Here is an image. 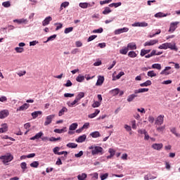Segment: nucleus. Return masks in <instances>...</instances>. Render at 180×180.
I'll list each match as a JSON object with an SVG mask.
<instances>
[{"mask_svg": "<svg viewBox=\"0 0 180 180\" xmlns=\"http://www.w3.org/2000/svg\"><path fill=\"white\" fill-rule=\"evenodd\" d=\"M89 150H91V155H102L103 154V148L101 146L93 145L89 147Z\"/></svg>", "mask_w": 180, "mask_h": 180, "instance_id": "f257e3e1", "label": "nucleus"}, {"mask_svg": "<svg viewBox=\"0 0 180 180\" xmlns=\"http://www.w3.org/2000/svg\"><path fill=\"white\" fill-rule=\"evenodd\" d=\"M0 160H1L4 165H8V162H11L13 160V155L11 153H7L4 155L0 156Z\"/></svg>", "mask_w": 180, "mask_h": 180, "instance_id": "f03ea898", "label": "nucleus"}, {"mask_svg": "<svg viewBox=\"0 0 180 180\" xmlns=\"http://www.w3.org/2000/svg\"><path fill=\"white\" fill-rule=\"evenodd\" d=\"M179 25V22L175 21L170 23L169 32V33H174L175 30H176V28L178 27V25Z\"/></svg>", "mask_w": 180, "mask_h": 180, "instance_id": "7ed1b4c3", "label": "nucleus"}, {"mask_svg": "<svg viewBox=\"0 0 180 180\" xmlns=\"http://www.w3.org/2000/svg\"><path fill=\"white\" fill-rule=\"evenodd\" d=\"M54 117H56V115L54 114L46 116L44 122V126H49V124H51Z\"/></svg>", "mask_w": 180, "mask_h": 180, "instance_id": "20e7f679", "label": "nucleus"}, {"mask_svg": "<svg viewBox=\"0 0 180 180\" xmlns=\"http://www.w3.org/2000/svg\"><path fill=\"white\" fill-rule=\"evenodd\" d=\"M163 123H164V115H160L156 118L155 124H157L158 126H161V124H162Z\"/></svg>", "mask_w": 180, "mask_h": 180, "instance_id": "39448f33", "label": "nucleus"}, {"mask_svg": "<svg viewBox=\"0 0 180 180\" xmlns=\"http://www.w3.org/2000/svg\"><path fill=\"white\" fill-rule=\"evenodd\" d=\"M158 44V39H150L144 43V47H147V46H155V44Z\"/></svg>", "mask_w": 180, "mask_h": 180, "instance_id": "423d86ee", "label": "nucleus"}, {"mask_svg": "<svg viewBox=\"0 0 180 180\" xmlns=\"http://www.w3.org/2000/svg\"><path fill=\"white\" fill-rule=\"evenodd\" d=\"M127 32H129V28L123 27V28L115 30L114 31V33L115 34H122V33H127Z\"/></svg>", "mask_w": 180, "mask_h": 180, "instance_id": "0eeeda50", "label": "nucleus"}, {"mask_svg": "<svg viewBox=\"0 0 180 180\" xmlns=\"http://www.w3.org/2000/svg\"><path fill=\"white\" fill-rule=\"evenodd\" d=\"M9 116L8 110H2L0 111V119H5Z\"/></svg>", "mask_w": 180, "mask_h": 180, "instance_id": "6e6552de", "label": "nucleus"}, {"mask_svg": "<svg viewBox=\"0 0 180 180\" xmlns=\"http://www.w3.org/2000/svg\"><path fill=\"white\" fill-rule=\"evenodd\" d=\"M151 147L153 150L160 151V150H162V147H164V145L162 143H153L152 144Z\"/></svg>", "mask_w": 180, "mask_h": 180, "instance_id": "1a4fd4ad", "label": "nucleus"}, {"mask_svg": "<svg viewBox=\"0 0 180 180\" xmlns=\"http://www.w3.org/2000/svg\"><path fill=\"white\" fill-rule=\"evenodd\" d=\"M13 22L14 23H18V25H22V23L26 25L29 22V20H27V19L26 18H21L13 20Z\"/></svg>", "mask_w": 180, "mask_h": 180, "instance_id": "9d476101", "label": "nucleus"}, {"mask_svg": "<svg viewBox=\"0 0 180 180\" xmlns=\"http://www.w3.org/2000/svg\"><path fill=\"white\" fill-rule=\"evenodd\" d=\"M53 20V18L51 16L46 17L43 21H42V26H47L50 25V22Z\"/></svg>", "mask_w": 180, "mask_h": 180, "instance_id": "9b49d317", "label": "nucleus"}, {"mask_svg": "<svg viewBox=\"0 0 180 180\" xmlns=\"http://www.w3.org/2000/svg\"><path fill=\"white\" fill-rule=\"evenodd\" d=\"M8 124L6 123H4L1 124V127H0V133H6V131H8Z\"/></svg>", "mask_w": 180, "mask_h": 180, "instance_id": "f8f14e48", "label": "nucleus"}, {"mask_svg": "<svg viewBox=\"0 0 180 180\" xmlns=\"http://www.w3.org/2000/svg\"><path fill=\"white\" fill-rule=\"evenodd\" d=\"M104 81H105V77L103 76H98V80L96 83V86H101V85L103 84Z\"/></svg>", "mask_w": 180, "mask_h": 180, "instance_id": "ddd939ff", "label": "nucleus"}, {"mask_svg": "<svg viewBox=\"0 0 180 180\" xmlns=\"http://www.w3.org/2000/svg\"><path fill=\"white\" fill-rule=\"evenodd\" d=\"M127 49L128 50H136L137 49V45H136V43L134 42H130L127 44Z\"/></svg>", "mask_w": 180, "mask_h": 180, "instance_id": "4468645a", "label": "nucleus"}, {"mask_svg": "<svg viewBox=\"0 0 180 180\" xmlns=\"http://www.w3.org/2000/svg\"><path fill=\"white\" fill-rule=\"evenodd\" d=\"M43 134H44L42 131H39V133L36 134L35 136L31 137L30 140H39V139H41Z\"/></svg>", "mask_w": 180, "mask_h": 180, "instance_id": "2eb2a0df", "label": "nucleus"}, {"mask_svg": "<svg viewBox=\"0 0 180 180\" xmlns=\"http://www.w3.org/2000/svg\"><path fill=\"white\" fill-rule=\"evenodd\" d=\"M28 108H29V104L24 103L22 105L17 108V112H22L23 110H26V109H28Z\"/></svg>", "mask_w": 180, "mask_h": 180, "instance_id": "dca6fc26", "label": "nucleus"}, {"mask_svg": "<svg viewBox=\"0 0 180 180\" xmlns=\"http://www.w3.org/2000/svg\"><path fill=\"white\" fill-rule=\"evenodd\" d=\"M85 140H86V136L85 134H83L79 136L77 139H76L75 141H77V143H84Z\"/></svg>", "mask_w": 180, "mask_h": 180, "instance_id": "f3484780", "label": "nucleus"}, {"mask_svg": "<svg viewBox=\"0 0 180 180\" xmlns=\"http://www.w3.org/2000/svg\"><path fill=\"white\" fill-rule=\"evenodd\" d=\"M136 98H137V94L134 93L128 96L127 101V102H133Z\"/></svg>", "mask_w": 180, "mask_h": 180, "instance_id": "a211bd4d", "label": "nucleus"}, {"mask_svg": "<svg viewBox=\"0 0 180 180\" xmlns=\"http://www.w3.org/2000/svg\"><path fill=\"white\" fill-rule=\"evenodd\" d=\"M54 133H58V134H61L62 133H67V127H64L63 129H55L53 130Z\"/></svg>", "mask_w": 180, "mask_h": 180, "instance_id": "6ab92c4d", "label": "nucleus"}, {"mask_svg": "<svg viewBox=\"0 0 180 180\" xmlns=\"http://www.w3.org/2000/svg\"><path fill=\"white\" fill-rule=\"evenodd\" d=\"M99 113H101V110L96 109L94 113L89 114L88 115V117L89 119H94V117H96L98 116V115H99Z\"/></svg>", "mask_w": 180, "mask_h": 180, "instance_id": "aec40b11", "label": "nucleus"}, {"mask_svg": "<svg viewBox=\"0 0 180 180\" xmlns=\"http://www.w3.org/2000/svg\"><path fill=\"white\" fill-rule=\"evenodd\" d=\"M108 153H110V155L107 156V160H109L112 158V157H114L115 154H116V150H114L113 148H109Z\"/></svg>", "mask_w": 180, "mask_h": 180, "instance_id": "412c9836", "label": "nucleus"}, {"mask_svg": "<svg viewBox=\"0 0 180 180\" xmlns=\"http://www.w3.org/2000/svg\"><path fill=\"white\" fill-rule=\"evenodd\" d=\"M66 105H68V106L69 108H74V106H75V105H78V101L75 98V100L72 102L68 101L66 103Z\"/></svg>", "mask_w": 180, "mask_h": 180, "instance_id": "4be33fe9", "label": "nucleus"}, {"mask_svg": "<svg viewBox=\"0 0 180 180\" xmlns=\"http://www.w3.org/2000/svg\"><path fill=\"white\" fill-rule=\"evenodd\" d=\"M144 92H148V89L143 88L134 90V94H144Z\"/></svg>", "mask_w": 180, "mask_h": 180, "instance_id": "5701e85b", "label": "nucleus"}, {"mask_svg": "<svg viewBox=\"0 0 180 180\" xmlns=\"http://www.w3.org/2000/svg\"><path fill=\"white\" fill-rule=\"evenodd\" d=\"M153 180V179H157V176H153L150 173H148V174L144 176V180Z\"/></svg>", "mask_w": 180, "mask_h": 180, "instance_id": "b1692460", "label": "nucleus"}, {"mask_svg": "<svg viewBox=\"0 0 180 180\" xmlns=\"http://www.w3.org/2000/svg\"><path fill=\"white\" fill-rule=\"evenodd\" d=\"M84 97H85V93L81 91V92H79V93L77 95L75 99H76L78 102H79V101H81V100L82 99V98H84Z\"/></svg>", "mask_w": 180, "mask_h": 180, "instance_id": "393cba45", "label": "nucleus"}, {"mask_svg": "<svg viewBox=\"0 0 180 180\" xmlns=\"http://www.w3.org/2000/svg\"><path fill=\"white\" fill-rule=\"evenodd\" d=\"M119 92H120V89H119V88H116L110 91V94L112 95V96H116V95L119 94Z\"/></svg>", "mask_w": 180, "mask_h": 180, "instance_id": "a878e982", "label": "nucleus"}, {"mask_svg": "<svg viewBox=\"0 0 180 180\" xmlns=\"http://www.w3.org/2000/svg\"><path fill=\"white\" fill-rule=\"evenodd\" d=\"M43 112L41 111H34L31 113V116L33 119H36L39 115H42Z\"/></svg>", "mask_w": 180, "mask_h": 180, "instance_id": "bb28decb", "label": "nucleus"}, {"mask_svg": "<svg viewBox=\"0 0 180 180\" xmlns=\"http://www.w3.org/2000/svg\"><path fill=\"white\" fill-rule=\"evenodd\" d=\"M128 52H129V48H127V46H124L120 50V53L123 54L124 56H126V54H127Z\"/></svg>", "mask_w": 180, "mask_h": 180, "instance_id": "cd10ccee", "label": "nucleus"}, {"mask_svg": "<svg viewBox=\"0 0 180 180\" xmlns=\"http://www.w3.org/2000/svg\"><path fill=\"white\" fill-rule=\"evenodd\" d=\"M171 69V67L167 66L165 68V70H163L160 74L161 75H169V72H167L168 70H169Z\"/></svg>", "mask_w": 180, "mask_h": 180, "instance_id": "c85d7f7f", "label": "nucleus"}, {"mask_svg": "<svg viewBox=\"0 0 180 180\" xmlns=\"http://www.w3.org/2000/svg\"><path fill=\"white\" fill-rule=\"evenodd\" d=\"M168 42L162 44L160 46H158L160 50H167L168 49Z\"/></svg>", "mask_w": 180, "mask_h": 180, "instance_id": "c756f323", "label": "nucleus"}, {"mask_svg": "<svg viewBox=\"0 0 180 180\" xmlns=\"http://www.w3.org/2000/svg\"><path fill=\"white\" fill-rule=\"evenodd\" d=\"M168 49H170V50H174L175 51H178V48L176 47V45L175 44H171L168 43Z\"/></svg>", "mask_w": 180, "mask_h": 180, "instance_id": "7c9ffc66", "label": "nucleus"}, {"mask_svg": "<svg viewBox=\"0 0 180 180\" xmlns=\"http://www.w3.org/2000/svg\"><path fill=\"white\" fill-rule=\"evenodd\" d=\"M90 136H91L93 139H96L98 137H101V134L99 133V131H96L91 132L90 134Z\"/></svg>", "mask_w": 180, "mask_h": 180, "instance_id": "2f4dec72", "label": "nucleus"}, {"mask_svg": "<svg viewBox=\"0 0 180 180\" xmlns=\"http://www.w3.org/2000/svg\"><path fill=\"white\" fill-rule=\"evenodd\" d=\"M69 6H70V2L64 1L63 3H62L60 4V11H63V9H64V8H67Z\"/></svg>", "mask_w": 180, "mask_h": 180, "instance_id": "473e14b6", "label": "nucleus"}, {"mask_svg": "<svg viewBox=\"0 0 180 180\" xmlns=\"http://www.w3.org/2000/svg\"><path fill=\"white\" fill-rule=\"evenodd\" d=\"M68 112V109L65 107H63V108L59 111L58 116H63L65 113H67Z\"/></svg>", "mask_w": 180, "mask_h": 180, "instance_id": "72a5a7b5", "label": "nucleus"}, {"mask_svg": "<svg viewBox=\"0 0 180 180\" xmlns=\"http://www.w3.org/2000/svg\"><path fill=\"white\" fill-rule=\"evenodd\" d=\"M76 81L77 82H83V81H85V77L82 76V75H79L77 77H76Z\"/></svg>", "mask_w": 180, "mask_h": 180, "instance_id": "f704fd0d", "label": "nucleus"}, {"mask_svg": "<svg viewBox=\"0 0 180 180\" xmlns=\"http://www.w3.org/2000/svg\"><path fill=\"white\" fill-rule=\"evenodd\" d=\"M166 16H168V14H165L162 12H159L155 14V18H165Z\"/></svg>", "mask_w": 180, "mask_h": 180, "instance_id": "c9c22d12", "label": "nucleus"}, {"mask_svg": "<svg viewBox=\"0 0 180 180\" xmlns=\"http://www.w3.org/2000/svg\"><path fill=\"white\" fill-rule=\"evenodd\" d=\"M128 57H130V58H136V57H137V53H136L134 51H131L128 53Z\"/></svg>", "mask_w": 180, "mask_h": 180, "instance_id": "e433bc0d", "label": "nucleus"}, {"mask_svg": "<svg viewBox=\"0 0 180 180\" xmlns=\"http://www.w3.org/2000/svg\"><path fill=\"white\" fill-rule=\"evenodd\" d=\"M68 148H77L78 147V144L75 143H69L66 145Z\"/></svg>", "mask_w": 180, "mask_h": 180, "instance_id": "4c0bfd02", "label": "nucleus"}, {"mask_svg": "<svg viewBox=\"0 0 180 180\" xmlns=\"http://www.w3.org/2000/svg\"><path fill=\"white\" fill-rule=\"evenodd\" d=\"M148 77H150V78H153L154 77H157V73L154 72V70L148 71L147 73Z\"/></svg>", "mask_w": 180, "mask_h": 180, "instance_id": "58836bf2", "label": "nucleus"}, {"mask_svg": "<svg viewBox=\"0 0 180 180\" xmlns=\"http://www.w3.org/2000/svg\"><path fill=\"white\" fill-rule=\"evenodd\" d=\"M124 75V72H120L118 75H116L115 77L112 78V81H116V79H120V77Z\"/></svg>", "mask_w": 180, "mask_h": 180, "instance_id": "ea45409f", "label": "nucleus"}, {"mask_svg": "<svg viewBox=\"0 0 180 180\" xmlns=\"http://www.w3.org/2000/svg\"><path fill=\"white\" fill-rule=\"evenodd\" d=\"M153 84L150 80H147L146 82L140 84V86L144 87V86H150Z\"/></svg>", "mask_w": 180, "mask_h": 180, "instance_id": "a19ab883", "label": "nucleus"}, {"mask_svg": "<svg viewBox=\"0 0 180 180\" xmlns=\"http://www.w3.org/2000/svg\"><path fill=\"white\" fill-rule=\"evenodd\" d=\"M77 179L78 180H85V179H86V174L82 173V174H79L77 176Z\"/></svg>", "mask_w": 180, "mask_h": 180, "instance_id": "79ce46f5", "label": "nucleus"}, {"mask_svg": "<svg viewBox=\"0 0 180 180\" xmlns=\"http://www.w3.org/2000/svg\"><path fill=\"white\" fill-rule=\"evenodd\" d=\"M77 127H78V124L72 123V124L70 125L69 130H70V131L76 130Z\"/></svg>", "mask_w": 180, "mask_h": 180, "instance_id": "37998d69", "label": "nucleus"}, {"mask_svg": "<svg viewBox=\"0 0 180 180\" xmlns=\"http://www.w3.org/2000/svg\"><path fill=\"white\" fill-rule=\"evenodd\" d=\"M156 130L158 133H164V131L165 130V125L156 127Z\"/></svg>", "mask_w": 180, "mask_h": 180, "instance_id": "c03bdc74", "label": "nucleus"}, {"mask_svg": "<svg viewBox=\"0 0 180 180\" xmlns=\"http://www.w3.org/2000/svg\"><path fill=\"white\" fill-rule=\"evenodd\" d=\"M56 37H57V34H53L48 37L47 40L44 41V43H49V41H53V40L56 39Z\"/></svg>", "mask_w": 180, "mask_h": 180, "instance_id": "a18cd8bd", "label": "nucleus"}, {"mask_svg": "<svg viewBox=\"0 0 180 180\" xmlns=\"http://www.w3.org/2000/svg\"><path fill=\"white\" fill-rule=\"evenodd\" d=\"M150 51H151L150 50L141 49L140 55H141V57H144V56H146V54H148V53H150Z\"/></svg>", "mask_w": 180, "mask_h": 180, "instance_id": "49530a36", "label": "nucleus"}, {"mask_svg": "<svg viewBox=\"0 0 180 180\" xmlns=\"http://www.w3.org/2000/svg\"><path fill=\"white\" fill-rule=\"evenodd\" d=\"M170 131H171V133L174 134V136H176V137H179V134L176 132V128H175V127L171 128Z\"/></svg>", "mask_w": 180, "mask_h": 180, "instance_id": "de8ad7c7", "label": "nucleus"}, {"mask_svg": "<svg viewBox=\"0 0 180 180\" xmlns=\"http://www.w3.org/2000/svg\"><path fill=\"white\" fill-rule=\"evenodd\" d=\"M112 12V10H110V8L105 7L104 11H103V15H108V13H110Z\"/></svg>", "mask_w": 180, "mask_h": 180, "instance_id": "09e8293b", "label": "nucleus"}, {"mask_svg": "<svg viewBox=\"0 0 180 180\" xmlns=\"http://www.w3.org/2000/svg\"><path fill=\"white\" fill-rule=\"evenodd\" d=\"M72 30H74V27H68V28L65 29L64 33H65V34H68V33H71V32H72Z\"/></svg>", "mask_w": 180, "mask_h": 180, "instance_id": "8fccbe9b", "label": "nucleus"}, {"mask_svg": "<svg viewBox=\"0 0 180 180\" xmlns=\"http://www.w3.org/2000/svg\"><path fill=\"white\" fill-rule=\"evenodd\" d=\"M155 70H161V64L159 63H155L153 65H152V68Z\"/></svg>", "mask_w": 180, "mask_h": 180, "instance_id": "3c124183", "label": "nucleus"}, {"mask_svg": "<svg viewBox=\"0 0 180 180\" xmlns=\"http://www.w3.org/2000/svg\"><path fill=\"white\" fill-rule=\"evenodd\" d=\"M55 26H56V30H60V29H63V23L61 22L55 23Z\"/></svg>", "mask_w": 180, "mask_h": 180, "instance_id": "603ef678", "label": "nucleus"}, {"mask_svg": "<svg viewBox=\"0 0 180 180\" xmlns=\"http://www.w3.org/2000/svg\"><path fill=\"white\" fill-rule=\"evenodd\" d=\"M30 167L32 168H37L39 167V162L34 161L30 164Z\"/></svg>", "mask_w": 180, "mask_h": 180, "instance_id": "864d4df0", "label": "nucleus"}, {"mask_svg": "<svg viewBox=\"0 0 180 180\" xmlns=\"http://www.w3.org/2000/svg\"><path fill=\"white\" fill-rule=\"evenodd\" d=\"M15 51H16V53H23L25 51V49L21 47H15Z\"/></svg>", "mask_w": 180, "mask_h": 180, "instance_id": "5fc2aeb1", "label": "nucleus"}, {"mask_svg": "<svg viewBox=\"0 0 180 180\" xmlns=\"http://www.w3.org/2000/svg\"><path fill=\"white\" fill-rule=\"evenodd\" d=\"M20 167L23 171H26V169H27V164L25 162L20 164Z\"/></svg>", "mask_w": 180, "mask_h": 180, "instance_id": "6e6d98bb", "label": "nucleus"}, {"mask_svg": "<svg viewBox=\"0 0 180 180\" xmlns=\"http://www.w3.org/2000/svg\"><path fill=\"white\" fill-rule=\"evenodd\" d=\"M2 6L4 8H9L11 7V1H4L2 3Z\"/></svg>", "mask_w": 180, "mask_h": 180, "instance_id": "4d7b16f0", "label": "nucleus"}, {"mask_svg": "<svg viewBox=\"0 0 180 180\" xmlns=\"http://www.w3.org/2000/svg\"><path fill=\"white\" fill-rule=\"evenodd\" d=\"M79 6L80 8H82V9H86L87 7V5H86V2H84V3H79Z\"/></svg>", "mask_w": 180, "mask_h": 180, "instance_id": "13d9d810", "label": "nucleus"}, {"mask_svg": "<svg viewBox=\"0 0 180 180\" xmlns=\"http://www.w3.org/2000/svg\"><path fill=\"white\" fill-rule=\"evenodd\" d=\"M0 102H2L3 103H5V102H8V98L5 96H1L0 97Z\"/></svg>", "mask_w": 180, "mask_h": 180, "instance_id": "bf43d9fd", "label": "nucleus"}, {"mask_svg": "<svg viewBox=\"0 0 180 180\" xmlns=\"http://www.w3.org/2000/svg\"><path fill=\"white\" fill-rule=\"evenodd\" d=\"M101 106V102L99 101H94L92 104V108H99Z\"/></svg>", "mask_w": 180, "mask_h": 180, "instance_id": "052dcab7", "label": "nucleus"}, {"mask_svg": "<svg viewBox=\"0 0 180 180\" xmlns=\"http://www.w3.org/2000/svg\"><path fill=\"white\" fill-rule=\"evenodd\" d=\"M18 77H23V75H26V70H21L17 72Z\"/></svg>", "mask_w": 180, "mask_h": 180, "instance_id": "680f3d73", "label": "nucleus"}, {"mask_svg": "<svg viewBox=\"0 0 180 180\" xmlns=\"http://www.w3.org/2000/svg\"><path fill=\"white\" fill-rule=\"evenodd\" d=\"M131 129H134V130H136V129H137V125H136V120H132L131 122Z\"/></svg>", "mask_w": 180, "mask_h": 180, "instance_id": "e2e57ef3", "label": "nucleus"}, {"mask_svg": "<svg viewBox=\"0 0 180 180\" xmlns=\"http://www.w3.org/2000/svg\"><path fill=\"white\" fill-rule=\"evenodd\" d=\"M124 129H125L126 131H131V127L127 124L124 125Z\"/></svg>", "mask_w": 180, "mask_h": 180, "instance_id": "0e129e2a", "label": "nucleus"}, {"mask_svg": "<svg viewBox=\"0 0 180 180\" xmlns=\"http://www.w3.org/2000/svg\"><path fill=\"white\" fill-rule=\"evenodd\" d=\"M59 140H61V137L55 138V137H51L49 138V141H58Z\"/></svg>", "mask_w": 180, "mask_h": 180, "instance_id": "69168bd1", "label": "nucleus"}, {"mask_svg": "<svg viewBox=\"0 0 180 180\" xmlns=\"http://www.w3.org/2000/svg\"><path fill=\"white\" fill-rule=\"evenodd\" d=\"M103 32V28L102 27L93 30V33H102Z\"/></svg>", "mask_w": 180, "mask_h": 180, "instance_id": "338daca9", "label": "nucleus"}, {"mask_svg": "<svg viewBox=\"0 0 180 180\" xmlns=\"http://www.w3.org/2000/svg\"><path fill=\"white\" fill-rule=\"evenodd\" d=\"M108 176H109V174L105 173V174H102V175L101 176V180H105V179H106Z\"/></svg>", "mask_w": 180, "mask_h": 180, "instance_id": "774afa93", "label": "nucleus"}]
</instances>
